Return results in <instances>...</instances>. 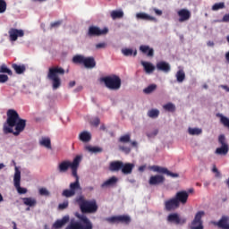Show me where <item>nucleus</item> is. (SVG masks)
<instances>
[{
	"mask_svg": "<svg viewBox=\"0 0 229 229\" xmlns=\"http://www.w3.org/2000/svg\"><path fill=\"white\" fill-rule=\"evenodd\" d=\"M26 128V120L19 116V113L14 109L7 111V119L4 123V133H13L15 136L21 135Z\"/></svg>",
	"mask_w": 229,
	"mask_h": 229,
	"instance_id": "obj_1",
	"label": "nucleus"
},
{
	"mask_svg": "<svg viewBox=\"0 0 229 229\" xmlns=\"http://www.w3.org/2000/svg\"><path fill=\"white\" fill-rule=\"evenodd\" d=\"M65 74V70L62 67L53 66L48 69L47 78L52 87V90H58L62 87V78Z\"/></svg>",
	"mask_w": 229,
	"mask_h": 229,
	"instance_id": "obj_2",
	"label": "nucleus"
},
{
	"mask_svg": "<svg viewBox=\"0 0 229 229\" xmlns=\"http://www.w3.org/2000/svg\"><path fill=\"white\" fill-rule=\"evenodd\" d=\"M83 214H96L98 212V202L96 199L86 200L83 196H79L75 199Z\"/></svg>",
	"mask_w": 229,
	"mask_h": 229,
	"instance_id": "obj_3",
	"label": "nucleus"
},
{
	"mask_svg": "<svg viewBox=\"0 0 229 229\" xmlns=\"http://www.w3.org/2000/svg\"><path fill=\"white\" fill-rule=\"evenodd\" d=\"M81 156H77L72 163L69 161H64L61 164H59V171L60 173H65L71 167L72 174L75 178H78V167H80V162H81Z\"/></svg>",
	"mask_w": 229,
	"mask_h": 229,
	"instance_id": "obj_4",
	"label": "nucleus"
},
{
	"mask_svg": "<svg viewBox=\"0 0 229 229\" xmlns=\"http://www.w3.org/2000/svg\"><path fill=\"white\" fill-rule=\"evenodd\" d=\"M72 62L84 65L86 69H94L96 67V59L92 56H85L83 55H73Z\"/></svg>",
	"mask_w": 229,
	"mask_h": 229,
	"instance_id": "obj_5",
	"label": "nucleus"
},
{
	"mask_svg": "<svg viewBox=\"0 0 229 229\" xmlns=\"http://www.w3.org/2000/svg\"><path fill=\"white\" fill-rule=\"evenodd\" d=\"M101 81L105 83L106 87L109 89V90H119L123 83L121 77L117 75H109L104 77L101 79Z\"/></svg>",
	"mask_w": 229,
	"mask_h": 229,
	"instance_id": "obj_6",
	"label": "nucleus"
},
{
	"mask_svg": "<svg viewBox=\"0 0 229 229\" xmlns=\"http://www.w3.org/2000/svg\"><path fill=\"white\" fill-rule=\"evenodd\" d=\"M219 147L215 150V155H219L220 157H226L229 151L228 141L226 140V136L225 134H220L218 136Z\"/></svg>",
	"mask_w": 229,
	"mask_h": 229,
	"instance_id": "obj_7",
	"label": "nucleus"
},
{
	"mask_svg": "<svg viewBox=\"0 0 229 229\" xmlns=\"http://www.w3.org/2000/svg\"><path fill=\"white\" fill-rule=\"evenodd\" d=\"M75 178V182L70 184V189L63 191L62 196H64V198H72V196L76 195V192H78V191H81V185H80V177Z\"/></svg>",
	"mask_w": 229,
	"mask_h": 229,
	"instance_id": "obj_8",
	"label": "nucleus"
},
{
	"mask_svg": "<svg viewBox=\"0 0 229 229\" xmlns=\"http://www.w3.org/2000/svg\"><path fill=\"white\" fill-rule=\"evenodd\" d=\"M13 185L18 194H26L28 192V189L21 187V168L19 166L14 167Z\"/></svg>",
	"mask_w": 229,
	"mask_h": 229,
	"instance_id": "obj_9",
	"label": "nucleus"
},
{
	"mask_svg": "<svg viewBox=\"0 0 229 229\" xmlns=\"http://www.w3.org/2000/svg\"><path fill=\"white\" fill-rule=\"evenodd\" d=\"M13 76V72L5 64H0V85H4L10 81V77Z\"/></svg>",
	"mask_w": 229,
	"mask_h": 229,
	"instance_id": "obj_10",
	"label": "nucleus"
},
{
	"mask_svg": "<svg viewBox=\"0 0 229 229\" xmlns=\"http://www.w3.org/2000/svg\"><path fill=\"white\" fill-rule=\"evenodd\" d=\"M109 30L108 27L99 28L98 26H89L88 29L89 37H101L103 35H107Z\"/></svg>",
	"mask_w": 229,
	"mask_h": 229,
	"instance_id": "obj_11",
	"label": "nucleus"
},
{
	"mask_svg": "<svg viewBox=\"0 0 229 229\" xmlns=\"http://www.w3.org/2000/svg\"><path fill=\"white\" fill-rule=\"evenodd\" d=\"M177 19L178 22H187L188 21H191V17H192V13L191 10L187 8H181L177 10Z\"/></svg>",
	"mask_w": 229,
	"mask_h": 229,
	"instance_id": "obj_12",
	"label": "nucleus"
},
{
	"mask_svg": "<svg viewBox=\"0 0 229 229\" xmlns=\"http://www.w3.org/2000/svg\"><path fill=\"white\" fill-rule=\"evenodd\" d=\"M8 35L10 42L13 43L17 42L19 38H22V37L25 35V32L22 29L12 28L9 30Z\"/></svg>",
	"mask_w": 229,
	"mask_h": 229,
	"instance_id": "obj_13",
	"label": "nucleus"
},
{
	"mask_svg": "<svg viewBox=\"0 0 229 229\" xmlns=\"http://www.w3.org/2000/svg\"><path fill=\"white\" fill-rule=\"evenodd\" d=\"M205 216V211H199L196 213L193 221L191 224V229H203V221L201 217Z\"/></svg>",
	"mask_w": 229,
	"mask_h": 229,
	"instance_id": "obj_14",
	"label": "nucleus"
},
{
	"mask_svg": "<svg viewBox=\"0 0 229 229\" xmlns=\"http://www.w3.org/2000/svg\"><path fill=\"white\" fill-rule=\"evenodd\" d=\"M107 223H123L124 225H128L131 223V218L128 215H121L116 216H110L106 218Z\"/></svg>",
	"mask_w": 229,
	"mask_h": 229,
	"instance_id": "obj_15",
	"label": "nucleus"
},
{
	"mask_svg": "<svg viewBox=\"0 0 229 229\" xmlns=\"http://www.w3.org/2000/svg\"><path fill=\"white\" fill-rule=\"evenodd\" d=\"M167 221L172 225H185L187 220L178 215V213H172L167 216Z\"/></svg>",
	"mask_w": 229,
	"mask_h": 229,
	"instance_id": "obj_16",
	"label": "nucleus"
},
{
	"mask_svg": "<svg viewBox=\"0 0 229 229\" xmlns=\"http://www.w3.org/2000/svg\"><path fill=\"white\" fill-rule=\"evenodd\" d=\"M175 199H177V203L178 205H185V203H187V200L189 199V191H178L175 194L174 197Z\"/></svg>",
	"mask_w": 229,
	"mask_h": 229,
	"instance_id": "obj_17",
	"label": "nucleus"
},
{
	"mask_svg": "<svg viewBox=\"0 0 229 229\" xmlns=\"http://www.w3.org/2000/svg\"><path fill=\"white\" fill-rule=\"evenodd\" d=\"M165 182V177L162 174L151 175L148 179L149 185H162Z\"/></svg>",
	"mask_w": 229,
	"mask_h": 229,
	"instance_id": "obj_18",
	"label": "nucleus"
},
{
	"mask_svg": "<svg viewBox=\"0 0 229 229\" xmlns=\"http://www.w3.org/2000/svg\"><path fill=\"white\" fill-rule=\"evenodd\" d=\"M38 144L41 148H45V149H53V146L51 145V138L47 136H42L38 140Z\"/></svg>",
	"mask_w": 229,
	"mask_h": 229,
	"instance_id": "obj_19",
	"label": "nucleus"
},
{
	"mask_svg": "<svg viewBox=\"0 0 229 229\" xmlns=\"http://www.w3.org/2000/svg\"><path fill=\"white\" fill-rule=\"evenodd\" d=\"M140 53H143V55H146L150 58H153V56H155V49L148 45L140 46Z\"/></svg>",
	"mask_w": 229,
	"mask_h": 229,
	"instance_id": "obj_20",
	"label": "nucleus"
},
{
	"mask_svg": "<svg viewBox=\"0 0 229 229\" xmlns=\"http://www.w3.org/2000/svg\"><path fill=\"white\" fill-rule=\"evenodd\" d=\"M117 182H119V179L117 177H110L101 184V189H110V187H114V185H116Z\"/></svg>",
	"mask_w": 229,
	"mask_h": 229,
	"instance_id": "obj_21",
	"label": "nucleus"
},
{
	"mask_svg": "<svg viewBox=\"0 0 229 229\" xmlns=\"http://www.w3.org/2000/svg\"><path fill=\"white\" fill-rule=\"evenodd\" d=\"M157 71H161L162 72H170L171 71V64L165 61H160L156 65Z\"/></svg>",
	"mask_w": 229,
	"mask_h": 229,
	"instance_id": "obj_22",
	"label": "nucleus"
},
{
	"mask_svg": "<svg viewBox=\"0 0 229 229\" xmlns=\"http://www.w3.org/2000/svg\"><path fill=\"white\" fill-rule=\"evenodd\" d=\"M165 207L166 210H174L180 207V204H178V200L175 198H173L165 202Z\"/></svg>",
	"mask_w": 229,
	"mask_h": 229,
	"instance_id": "obj_23",
	"label": "nucleus"
},
{
	"mask_svg": "<svg viewBox=\"0 0 229 229\" xmlns=\"http://www.w3.org/2000/svg\"><path fill=\"white\" fill-rule=\"evenodd\" d=\"M187 132L191 137H199L203 135V129L201 127H188Z\"/></svg>",
	"mask_w": 229,
	"mask_h": 229,
	"instance_id": "obj_24",
	"label": "nucleus"
},
{
	"mask_svg": "<svg viewBox=\"0 0 229 229\" xmlns=\"http://www.w3.org/2000/svg\"><path fill=\"white\" fill-rule=\"evenodd\" d=\"M141 65L146 74H153V72H155L156 67L153 65V63L141 61Z\"/></svg>",
	"mask_w": 229,
	"mask_h": 229,
	"instance_id": "obj_25",
	"label": "nucleus"
},
{
	"mask_svg": "<svg viewBox=\"0 0 229 229\" xmlns=\"http://www.w3.org/2000/svg\"><path fill=\"white\" fill-rule=\"evenodd\" d=\"M92 140V133L89 131H82L79 133V140L81 142L87 143Z\"/></svg>",
	"mask_w": 229,
	"mask_h": 229,
	"instance_id": "obj_26",
	"label": "nucleus"
},
{
	"mask_svg": "<svg viewBox=\"0 0 229 229\" xmlns=\"http://www.w3.org/2000/svg\"><path fill=\"white\" fill-rule=\"evenodd\" d=\"M136 19L140 20V21H157V18H155L154 16H151L146 13H137Z\"/></svg>",
	"mask_w": 229,
	"mask_h": 229,
	"instance_id": "obj_27",
	"label": "nucleus"
},
{
	"mask_svg": "<svg viewBox=\"0 0 229 229\" xmlns=\"http://www.w3.org/2000/svg\"><path fill=\"white\" fill-rule=\"evenodd\" d=\"M216 225L218 228L229 229V217L222 216V218L216 222Z\"/></svg>",
	"mask_w": 229,
	"mask_h": 229,
	"instance_id": "obj_28",
	"label": "nucleus"
},
{
	"mask_svg": "<svg viewBox=\"0 0 229 229\" xmlns=\"http://www.w3.org/2000/svg\"><path fill=\"white\" fill-rule=\"evenodd\" d=\"M135 167L134 164L131 163H126L122 164V173L123 174H131V171H133V168Z\"/></svg>",
	"mask_w": 229,
	"mask_h": 229,
	"instance_id": "obj_29",
	"label": "nucleus"
},
{
	"mask_svg": "<svg viewBox=\"0 0 229 229\" xmlns=\"http://www.w3.org/2000/svg\"><path fill=\"white\" fill-rule=\"evenodd\" d=\"M111 18L113 21L117 19H123L124 17V12L122 9L113 10L110 13Z\"/></svg>",
	"mask_w": 229,
	"mask_h": 229,
	"instance_id": "obj_30",
	"label": "nucleus"
},
{
	"mask_svg": "<svg viewBox=\"0 0 229 229\" xmlns=\"http://www.w3.org/2000/svg\"><path fill=\"white\" fill-rule=\"evenodd\" d=\"M69 223V216H64L62 219L57 220L54 225V228L58 229Z\"/></svg>",
	"mask_w": 229,
	"mask_h": 229,
	"instance_id": "obj_31",
	"label": "nucleus"
},
{
	"mask_svg": "<svg viewBox=\"0 0 229 229\" xmlns=\"http://www.w3.org/2000/svg\"><path fill=\"white\" fill-rule=\"evenodd\" d=\"M85 151H88V153H90L91 155L96 154V153H101L103 149L99 147L96 146H91V145H86L84 147Z\"/></svg>",
	"mask_w": 229,
	"mask_h": 229,
	"instance_id": "obj_32",
	"label": "nucleus"
},
{
	"mask_svg": "<svg viewBox=\"0 0 229 229\" xmlns=\"http://www.w3.org/2000/svg\"><path fill=\"white\" fill-rule=\"evenodd\" d=\"M175 79L177 83H183L185 81V71L179 69L175 73Z\"/></svg>",
	"mask_w": 229,
	"mask_h": 229,
	"instance_id": "obj_33",
	"label": "nucleus"
},
{
	"mask_svg": "<svg viewBox=\"0 0 229 229\" xmlns=\"http://www.w3.org/2000/svg\"><path fill=\"white\" fill-rule=\"evenodd\" d=\"M216 117H218L220 123L229 130V118L223 114H216Z\"/></svg>",
	"mask_w": 229,
	"mask_h": 229,
	"instance_id": "obj_34",
	"label": "nucleus"
},
{
	"mask_svg": "<svg viewBox=\"0 0 229 229\" xmlns=\"http://www.w3.org/2000/svg\"><path fill=\"white\" fill-rule=\"evenodd\" d=\"M163 109L165 112H170L171 114L176 112V105H174L173 102H168L165 105H163Z\"/></svg>",
	"mask_w": 229,
	"mask_h": 229,
	"instance_id": "obj_35",
	"label": "nucleus"
},
{
	"mask_svg": "<svg viewBox=\"0 0 229 229\" xmlns=\"http://www.w3.org/2000/svg\"><path fill=\"white\" fill-rule=\"evenodd\" d=\"M13 69L16 74H24L26 72V64H13Z\"/></svg>",
	"mask_w": 229,
	"mask_h": 229,
	"instance_id": "obj_36",
	"label": "nucleus"
},
{
	"mask_svg": "<svg viewBox=\"0 0 229 229\" xmlns=\"http://www.w3.org/2000/svg\"><path fill=\"white\" fill-rule=\"evenodd\" d=\"M122 55H123V56H137V49H133V48H123L122 49Z\"/></svg>",
	"mask_w": 229,
	"mask_h": 229,
	"instance_id": "obj_37",
	"label": "nucleus"
},
{
	"mask_svg": "<svg viewBox=\"0 0 229 229\" xmlns=\"http://www.w3.org/2000/svg\"><path fill=\"white\" fill-rule=\"evenodd\" d=\"M148 169L153 171V173H159L160 174H165V173L167 172V168L158 165H151L148 167Z\"/></svg>",
	"mask_w": 229,
	"mask_h": 229,
	"instance_id": "obj_38",
	"label": "nucleus"
},
{
	"mask_svg": "<svg viewBox=\"0 0 229 229\" xmlns=\"http://www.w3.org/2000/svg\"><path fill=\"white\" fill-rule=\"evenodd\" d=\"M147 115L150 119H157L158 115H160V110H158L157 108H152L148 111Z\"/></svg>",
	"mask_w": 229,
	"mask_h": 229,
	"instance_id": "obj_39",
	"label": "nucleus"
},
{
	"mask_svg": "<svg viewBox=\"0 0 229 229\" xmlns=\"http://www.w3.org/2000/svg\"><path fill=\"white\" fill-rule=\"evenodd\" d=\"M123 167V162L121 161H114L110 164L109 169L110 171H120Z\"/></svg>",
	"mask_w": 229,
	"mask_h": 229,
	"instance_id": "obj_40",
	"label": "nucleus"
},
{
	"mask_svg": "<svg viewBox=\"0 0 229 229\" xmlns=\"http://www.w3.org/2000/svg\"><path fill=\"white\" fill-rule=\"evenodd\" d=\"M23 201V204L26 205V207H35L37 205V199L29 197V198H23L21 199Z\"/></svg>",
	"mask_w": 229,
	"mask_h": 229,
	"instance_id": "obj_41",
	"label": "nucleus"
},
{
	"mask_svg": "<svg viewBox=\"0 0 229 229\" xmlns=\"http://www.w3.org/2000/svg\"><path fill=\"white\" fill-rule=\"evenodd\" d=\"M157 84H150L143 89L144 94H153L157 90Z\"/></svg>",
	"mask_w": 229,
	"mask_h": 229,
	"instance_id": "obj_42",
	"label": "nucleus"
},
{
	"mask_svg": "<svg viewBox=\"0 0 229 229\" xmlns=\"http://www.w3.org/2000/svg\"><path fill=\"white\" fill-rule=\"evenodd\" d=\"M85 120L90 123L93 126H99V118H92L90 115L85 116Z\"/></svg>",
	"mask_w": 229,
	"mask_h": 229,
	"instance_id": "obj_43",
	"label": "nucleus"
},
{
	"mask_svg": "<svg viewBox=\"0 0 229 229\" xmlns=\"http://www.w3.org/2000/svg\"><path fill=\"white\" fill-rule=\"evenodd\" d=\"M225 8V3H216L212 6L213 12H217V10H223Z\"/></svg>",
	"mask_w": 229,
	"mask_h": 229,
	"instance_id": "obj_44",
	"label": "nucleus"
},
{
	"mask_svg": "<svg viewBox=\"0 0 229 229\" xmlns=\"http://www.w3.org/2000/svg\"><path fill=\"white\" fill-rule=\"evenodd\" d=\"M120 142L122 144H130V135L129 134H125V135H123L121 138H120Z\"/></svg>",
	"mask_w": 229,
	"mask_h": 229,
	"instance_id": "obj_45",
	"label": "nucleus"
},
{
	"mask_svg": "<svg viewBox=\"0 0 229 229\" xmlns=\"http://www.w3.org/2000/svg\"><path fill=\"white\" fill-rule=\"evenodd\" d=\"M38 193L40 194V196H46V197H49L51 194L49 192V190H47V188H40L38 190Z\"/></svg>",
	"mask_w": 229,
	"mask_h": 229,
	"instance_id": "obj_46",
	"label": "nucleus"
},
{
	"mask_svg": "<svg viewBox=\"0 0 229 229\" xmlns=\"http://www.w3.org/2000/svg\"><path fill=\"white\" fill-rule=\"evenodd\" d=\"M4 12H6V2L0 0V13H4Z\"/></svg>",
	"mask_w": 229,
	"mask_h": 229,
	"instance_id": "obj_47",
	"label": "nucleus"
},
{
	"mask_svg": "<svg viewBox=\"0 0 229 229\" xmlns=\"http://www.w3.org/2000/svg\"><path fill=\"white\" fill-rule=\"evenodd\" d=\"M69 207V201L65 200L63 203H60L58 206L59 210H65Z\"/></svg>",
	"mask_w": 229,
	"mask_h": 229,
	"instance_id": "obj_48",
	"label": "nucleus"
},
{
	"mask_svg": "<svg viewBox=\"0 0 229 229\" xmlns=\"http://www.w3.org/2000/svg\"><path fill=\"white\" fill-rule=\"evenodd\" d=\"M212 173L215 174L216 178H221V173L217 170V167L213 166Z\"/></svg>",
	"mask_w": 229,
	"mask_h": 229,
	"instance_id": "obj_49",
	"label": "nucleus"
},
{
	"mask_svg": "<svg viewBox=\"0 0 229 229\" xmlns=\"http://www.w3.org/2000/svg\"><path fill=\"white\" fill-rule=\"evenodd\" d=\"M165 174H167V176H171V178H178V174H174L166 168V172H165Z\"/></svg>",
	"mask_w": 229,
	"mask_h": 229,
	"instance_id": "obj_50",
	"label": "nucleus"
},
{
	"mask_svg": "<svg viewBox=\"0 0 229 229\" xmlns=\"http://www.w3.org/2000/svg\"><path fill=\"white\" fill-rule=\"evenodd\" d=\"M96 49H105L106 44L105 42L98 43L95 45Z\"/></svg>",
	"mask_w": 229,
	"mask_h": 229,
	"instance_id": "obj_51",
	"label": "nucleus"
},
{
	"mask_svg": "<svg viewBox=\"0 0 229 229\" xmlns=\"http://www.w3.org/2000/svg\"><path fill=\"white\" fill-rule=\"evenodd\" d=\"M120 149L121 151H123V153H130L131 151L130 147H124L123 145H120Z\"/></svg>",
	"mask_w": 229,
	"mask_h": 229,
	"instance_id": "obj_52",
	"label": "nucleus"
},
{
	"mask_svg": "<svg viewBox=\"0 0 229 229\" xmlns=\"http://www.w3.org/2000/svg\"><path fill=\"white\" fill-rule=\"evenodd\" d=\"M151 12H154V13H156L158 16L162 15L163 13L162 10L157 9V7L152 8Z\"/></svg>",
	"mask_w": 229,
	"mask_h": 229,
	"instance_id": "obj_53",
	"label": "nucleus"
},
{
	"mask_svg": "<svg viewBox=\"0 0 229 229\" xmlns=\"http://www.w3.org/2000/svg\"><path fill=\"white\" fill-rule=\"evenodd\" d=\"M62 24V21H54L51 23V28H58Z\"/></svg>",
	"mask_w": 229,
	"mask_h": 229,
	"instance_id": "obj_54",
	"label": "nucleus"
},
{
	"mask_svg": "<svg viewBox=\"0 0 229 229\" xmlns=\"http://www.w3.org/2000/svg\"><path fill=\"white\" fill-rule=\"evenodd\" d=\"M223 22H229V13L223 17Z\"/></svg>",
	"mask_w": 229,
	"mask_h": 229,
	"instance_id": "obj_55",
	"label": "nucleus"
},
{
	"mask_svg": "<svg viewBox=\"0 0 229 229\" xmlns=\"http://www.w3.org/2000/svg\"><path fill=\"white\" fill-rule=\"evenodd\" d=\"M139 171H140V173H144V171H146V165L140 166Z\"/></svg>",
	"mask_w": 229,
	"mask_h": 229,
	"instance_id": "obj_56",
	"label": "nucleus"
},
{
	"mask_svg": "<svg viewBox=\"0 0 229 229\" xmlns=\"http://www.w3.org/2000/svg\"><path fill=\"white\" fill-rule=\"evenodd\" d=\"M220 88L225 90V92H229V87L227 85H221Z\"/></svg>",
	"mask_w": 229,
	"mask_h": 229,
	"instance_id": "obj_57",
	"label": "nucleus"
},
{
	"mask_svg": "<svg viewBox=\"0 0 229 229\" xmlns=\"http://www.w3.org/2000/svg\"><path fill=\"white\" fill-rule=\"evenodd\" d=\"M128 146H133V148H137V141H129Z\"/></svg>",
	"mask_w": 229,
	"mask_h": 229,
	"instance_id": "obj_58",
	"label": "nucleus"
},
{
	"mask_svg": "<svg viewBox=\"0 0 229 229\" xmlns=\"http://www.w3.org/2000/svg\"><path fill=\"white\" fill-rule=\"evenodd\" d=\"M74 85H76V81H72L69 82V87H70L71 89H72V87H74Z\"/></svg>",
	"mask_w": 229,
	"mask_h": 229,
	"instance_id": "obj_59",
	"label": "nucleus"
},
{
	"mask_svg": "<svg viewBox=\"0 0 229 229\" xmlns=\"http://www.w3.org/2000/svg\"><path fill=\"white\" fill-rule=\"evenodd\" d=\"M207 46H208V47H214V41H208Z\"/></svg>",
	"mask_w": 229,
	"mask_h": 229,
	"instance_id": "obj_60",
	"label": "nucleus"
},
{
	"mask_svg": "<svg viewBox=\"0 0 229 229\" xmlns=\"http://www.w3.org/2000/svg\"><path fill=\"white\" fill-rule=\"evenodd\" d=\"M32 3H46L47 0H31Z\"/></svg>",
	"mask_w": 229,
	"mask_h": 229,
	"instance_id": "obj_61",
	"label": "nucleus"
},
{
	"mask_svg": "<svg viewBox=\"0 0 229 229\" xmlns=\"http://www.w3.org/2000/svg\"><path fill=\"white\" fill-rule=\"evenodd\" d=\"M225 60L229 64V51L225 53Z\"/></svg>",
	"mask_w": 229,
	"mask_h": 229,
	"instance_id": "obj_62",
	"label": "nucleus"
},
{
	"mask_svg": "<svg viewBox=\"0 0 229 229\" xmlns=\"http://www.w3.org/2000/svg\"><path fill=\"white\" fill-rule=\"evenodd\" d=\"M4 167H6V165L4 163H0V171L1 169H4Z\"/></svg>",
	"mask_w": 229,
	"mask_h": 229,
	"instance_id": "obj_63",
	"label": "nucleus"
},
{
	"mask_svg": "<svg viewBox=\"0 0 229 229\" xmlns=\"http://www.w3.org/2000/svg\"><path fill=\"white\" fill-rule=\"evenodd\" d=\"M4 201V198L3 197V194L0 193V203H3Z\"/></svg>",
	"mask_w": 229,
	"mask_h": 229,
	"instance_id": "obj_64",
	"label": "nucleus"
}]
</instances>
